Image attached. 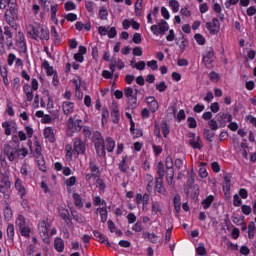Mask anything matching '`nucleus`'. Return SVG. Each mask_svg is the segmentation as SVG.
<instances>
[{
	"label": "nucleus",
	"mask_w": 256,
	"mask_h": 256,
	"mask_svg": "<svg viewBox=\"0 0 256 256\" xmlns=\"http://www.w3.org/2000/svg\"><path fill=\"white\" fill-rule=\"evenodd\" d=\"M127 161H129V157L125 156L122 161L119 163V169L122 173H127L128 165Z\"/></svg>",
	"instance_id": "nucleus-38"
},
{
	"label": "nucleus",
	"mask_w": 256,
	"mask_h": 256,
	"mask_svg": "<svg viewBox=\"0 0 256 256\" xmlns=\"http://www.w3.org/2000/svg\"><path fill=\"white\" fill-rule=\"evenodd\" d=\"M3 154L7 156V159L13 163L17 157H19V145H13L11 143L4 144Z\"/></svg>",
	"instance_id": "nucleus-3"
},
{
	"label": "nucleus",
	"mask_w": 256,
	"mask_h": 256,
	"mask_svg": "<svg viewBox=\"0 0 256 256\" xmlns=\"http://www.w3.org/2000/svg\"><path fill=\"white\" fill-rule=\"evenodd\" d=\"M28 145L35 159H40V157H43V154L41 153V151H43V148H41V144H39V140H35L34 146L32 142H28Z\"/></svg>",
	"instance_id": "nucleus-10"
},
{
	"label": "nucleus",
	"mask_w": 256,
	"mask_h": 256,
	"mask_svg": "<svg viewBox=\"0 0 256 256\" xmlns=\"http://www.w3.org/2000/svg\"><path fill=\"white\" fill-rule=\"evenodd\" d=\"M194 39L198 43V45H205V37H203V35L195 34Z\"/></svg>",
	"instance_id": "nucleus-59"
},
{
	"label": "nucleus",
	"mask_w": 256,
	"mask_h": 256,
	"mask_svg": "<svg viewBox=\"0 0 256 256\" xmlns=\"http://www.w3.org/2000/svg\"><path fill=\"white\" fill-rule=\"evenodd\" d=\"M241 211L244 215H251V211H253V208H251V206L249 205H242Z\"/></svg>",
	"instance_id": "nucleus-62"
},
{
	"label": "nucleus",
	"mask_w": 256,
	"mask_h": 256,
	"mask_svg": "<svg viewBox=\"0 0 256 256\" xmlns=\"http://www.w3.org/2000/svg\"><path fill=\"white\" fill-rule=\"evenodd\" d=\"M151 31L153 35H163L169 31V24L165 20H161L158 25L154 24L151 26Z\"/></svg>",
	"instance_id": "nucleus-5"
},
{
	"label": "nucleus",
	"mask_w": 256,
	"mask_h": 256,
	"mask_svg": "<svg viewBox=\"0 0 256 256\" xmlns=\"http://www.w3.org/2000/svg\"><path fill=\"white\" fill-rule=\"evenodd\" d=\"M17 47L20 49V53H27V43L25 42V36H23V34L17 41Z\"/></svg>",
	"instance_id": "nucleus-24"
},
{
	"label": "nucleus",
	"mask_w": 256,
	"mask_h": 256,
	"mask_svg": "<svg viewBox=\"0 0 256 256\" xmlns=\"http://www.w3.org/2000/svg\"><path fill=\"white\" fill-rule=\"evenodd\" d=\"M82 133L85 137V139H91V135H93V132L88 126H83Z\"/></svg>",
	"instance_id": "nucleus-53"
},
{
	"label": "nucleus",
	"mask_w": 256,
	"mask_h": 256,
	"mask_svg": "<svg viewBox=\"0 0 256 256\" xmlns=\"http://www.w3.org/2000/svg\"><path fill=\"white\" fill-rule=\"evenodd\" d=\"M187 121H188V127L190 129L197 128V120H195L193 117H188Z\"/></svg>",
	"instance_id": "nucleus-61"
},
{
	"label": "nucleus",
	"mask_w": 256,
	"mask_h": 256,
	"mask_svg": "<svg viewBox=\"0 0 256 256\" xmlns=\"http://www.w3.org/2000/svg\"><path fill=\"white\" fill-rule=\"evenodd\" d=\"M77 9V6L72 1H68L65 3V10L66 11H75Z\"/></svg>",
	"instance_id": "nucleus-60"
},
{
	"label": "nucleus",
	"mask_w": 256,
	"mask_h": 256,
	"mask_svg": "<svg viewBox=\"0 0 256 256\" xmlns=\"http://www.w3.org/2000/svg\"><path fill=\"white\" fill-rule=\"evenodd\" d=\"M12 218H13V210L11 209V206L7 204L4 209V219L6 221H11Z\"/></svg>",
	"instance_id": "nucleus-33"
},
{
	"label": "nucleus",
	"mask_w": 256,
	"mask_h": 256,
	"mask_svg": "<svg viewBox=\"0 0 256 256\" xmlns=\"http://www.w3.org/2000/svg\"><path fill=\"white\" fill-rule=\"evenodd\" d=\"M67 127L73 133H79V131H81V129H83V120L77 119L75 121V118L70 117L67 121Z\"/></svg>",
	"instance_id": "nucleus-6"
},
{
	"label": "nucleus",
	"mask_w": 256,
	"mask_h": 256,
	"mask_svg": "<svg viewBox=\"0 0 256 256\" xmlns=\"http://www.w3.org/2000/svg\"><path fill=\"white\" fill-rule=\"evenodd\" d=\"M106 143H107L106 149L108 153H112L113 149H115V140H113V138L111 137H107Z\"/></svg>",
	"instance_id": "nucleus-40"
},
{
	"label": "nucleus",
	"mask_w": 256,
	"mask_h": 256,
	"mask_svg": "<svg viewBox=\"0 0 256 256\" xmlns=\"http://www.w3.org/2000/svg\"><path fill=\"white\" fill-rule=\"evenodd\" d=\"M215 58V52L212 47L206 48V51L203 54V63H205L206 67L213 63V59Z\"/></svg>",
	"instance_id": "nucleus-13"
},
{
	"label": "nucleus",
	"mask_w": 256,
	"mask_h": 256,
	"mask_svg": "<svg viewBox=\"0 0 256 256\" xmlns=\"http://www.w3.org/2000/svg\"><path fill=\"white\" fill-rule=\"evenodd\" d=\"M112 64L115 65L116 67H118V69H125V63L123 62V60L121 59H114L111 60Z\"/></svg>",
	"instance_id": "nucleus-52"
},
{
	"label": "nucleus",
	"mask_w": 256,
	"mask_h": 256,
	"mask_svg": "<svg viewBox=\"0 0 256 256\" xmlns=\"http://www.w3.org/2000/svg\"><path fill=\"white\" fill-rule=\"evenodd\" d=\"M95 147L96 153L98 157H105L107 153L105 152V143L104 144H98Z\"/></svg>",
	"instance_id": "nucleus-35"
},
{
	"label": "nucleus",
	"mask_w": 256,
	"mask_h": 256,
	"mask_svg": "<svg viewBox=\"0 0 256 256\" xmlns=\"http://www.w3.org/2000/svg\"><path fill=\"white\" fill-rule=\"evenodd\" d=\"M16 225L19 227V229H23V227H27V224L25 222V217L23 215H19L16 219Z\"/></svg>",
	"instance_id": "nucleus-46"
},
{
	"label": "nucleus",
	"mask_w": 256,
	"mask_h": 256,
	"mask_svg": "<svg viewBox=\"0 0 256 256\" xmlns=\"http://www.w3.org/2000/svg\"><path fill=\"white\" fill-rule=\"evenodd\" d=\"M147 66L152 69V71H157L159 69V65L157 64V60H151L147 62Z\"/></svg>",
	"instance_id": "nucleus-58"
},
{
	"label": "nucleus",
	"mask_w": 256,
	"mask_h": 256,
	"mask_svg": "<svg viewBox=\"0 0 256 256\" xmlns=\"http://www.w3.org/2000/svg\"><path fill=\"white\" fill-rule=\"evenodd\" d=\"M28 33L31 39H34L35 41H37V39H40L41 41H49V29L40 26L39 24L32 26L31 31Z\"/></svg>",
	"instance_id": "nucleus-1"
},
{
	"label": "nucleus",
	"mask_w": 256,
	"mask_h": 256,
	"mask_svg": "<svg viewBox=\"0 0 256 256\" xmlns=\"http://www.w3.org/2000/svg\"><path fill=\"white\" fill-rule=\"evenodd\" d=\"M0 45L2 49H5V45L8 49L13 47V32L11 31V27L4 26V28H1L0 26Z\"/></svg>",
	"instance_id": "nucleus-2"
},
{
	"label": "nucleus",
	"mask_w": 256,
	"mask_h": 256,
	"mask_svg": "<svg viewBox=\"0 0 256 256\" xmlns=\"http://www.w3.org/2000/svg\"><path fill=\"white\" fill-rule=\"evenodd\" d=\"M9 9L5 12V17L7 16H13L17 17V3L16 0H10V5L8 6Z\"/></svg>",
	"instance_id": "nucleus-17"
},
{
	"label": "nucleus",
	"mask_w": 256,
	"mask_h": 256,
	"mask_svg": "<svg viewBox=\"0 0 256 256\" xmlns=\"http://www.w3.org/2000/svg\"><path fill=\"white\" fill-rule=\"evenodd\" d=\"M49 227H51V224L45 220H42L38 223L39 235L44 243H46V245L51 243V240L49 239Z\"/></svg>",
	"instance_id": "nucleus-4"
},
{
	"label": "nucleus",
	"mask_w": 256,
	"mask_h": 256,
	"mask_svg": "<svg viewBox=\"0 0 256 256\" xmlns=\"http://www.w3.org/2000/svg\"><path fill=\"white\" fill-rule=\"evenodd\" d=\"M143 237H144V239H148V241H150V243H157L159 241V237H157V235H155L153 233L144 232Z\"/></svg>",
	"instance_id": "nucleus-31"
},
{
	"label": "nucleus",
	"mask_w": 256,
	"mask_h": 256,
	"mask_svg": "<svg viewBox=\"0 0 256 256\" xmlns=\"http://www.w3.org/2000/svg\"><path fill=\"white\" fill-rule=\"evenodd\" d=\"M206 29L209 31L210 35H217V33H219V29H221L219 19L213 18L211 22H207Z\"/></svg>",
	"instance_id": "nucleus-8"
},
{
	"label": "nucleus",
	"mask_w": 256,
	"mask_h": 256,
	"mask_svg": "<svg viewBox=\"0 0 256 256\" xmlns=\"http://www.w3.org/2000/svg\"><path fill=\"white\" fill-rule=\"evenodd\" d=\"M216 119L220 123V127H225V123H231L233 121V116L229 113L220 112L216 115Z\"/></svg>",
	"instance_id": "nucleus-11"
},
{
	"label": "nucleus",
	"mask_w": 256,
	"mask_h": 256,
	"mask_svg": "<svg viewBox=\"0 0 256 256\" xmlns=\"http://www.w3.org/2000/svg\"><path fill=\"white\" fill-rule=\"evenodd\" d=\"M152 215H157L158 213H161V203L154 201L152 202Z\"/></svg>",
	"instance_id": "nucleus-42"
},
{
	"label": "nucleus",
	"mask_w": 256,
	"mask_h": 256,
	"mask_svg": "<svg viewBox=\"0 0 256 256\" xmlns=\"http://www.w3.org/2000/svg\"><path fill=\"white\" fill-rule=\"evenodd\" d=\"M2 128L4 129V134L9 137L11 134L17 131V123L13 120H7L2 123Z\"/></svg>",
	"instance_id": "nucleus-7"
},
{
	"label": "nucleus",
	"mask_w": 256,
	"mask_h": 256,
	"mask_svg": "<svg viewBox=\"0 0 256 256\" xmlns=\"http://www.w3.org/2000/svg\"><path fill=\"white\" fill-rule=\"evenodd\" d=\"M15 189H16V191H18V194L20 195V197H23L27 193L25 190V186H23V182L21 181V179L16 180Z\"/></svg>",
	"instance_id": "nucleus-23"
},
{
	"label": "nucleus",
	"mask_w": 256,
	"mask_h": 256,
	"mask_svg": "<svg viewBox=\"0 0 256 256\" xmlns=\"http://www.w3.org/2000/svg\"><path fill=\"white\" fill-rule=\"evenodd\" d=\"M175 41H176V45H179L180 50L183 53V51H185V47H187V43L185 41V36H183V34H181L179 38H175ZM179 41H181L180 44H179Z\"/></svg>",
	"instance_id": "nucleus-34"
},
{
	"label": "nucleus",
	"mask_w": 256,
	"mask_h": 256,
	"mask_svg": "<svg viewBox=\"0 0 256 256\" xmlns=\"http://www.w3.org/2000/svg\"><path fill=\"white\" fill-rule=\"evenodd\" d=\"M74 151L78 155H83L86 151L85 143H83V140L81 138H75L74 139Z\"/></svg>",
	"instance_id": "nucleus-15"
},
{
	"label": "nucleus",
	"mask_w": 256,
	"mask_h": 256,
	"mask_svg": "<svg viewBox=\"0 0 256 256\" xmlns=\"http://www.w3.org/2000/svg\"><path fill=\"white\" fill-rule=\"evenodd\" d=\"M189 137V145H191L192 148L194 149H201V137L196 136L195 133L189 132L188 133Z\"/></svg>",
	"instance_id": "nucleus-14"
},
{
	"label": "nucleus",
	"mask_w": 256,
	"mask_h": 256,
	"mask_svg": "<svg viewBox=\"0 0 256 256\" xmlns=\"http://www.w3.org/2000/svg\"><path fill=\"white\" fill-rule=\"evenodd\" d=\"M127 119H130V131L132 133V135H135V122L133 121V116H131V114L129 112L125 113Z\"/></svg>",
	"instance_id": "nucleus-49"
},
{
	"label": "nucleus",
	"mask_w": 256,
	"mask_h": 256,
	"mask_svg": "<svg viewBox=\"0 0 256 256\" xmlns=\"http://www.w3.org/2000/svg\"><path fill=\"white\" fill-rule=\"evenodd\" d=\"M173 179H175V171L166 172V182L168 185H173Z\"/></svg>",
	"instance_id": "nucleus-51"
},
{
	"label": "nucleus",
	"mask_w": 256,
	"mask_h": 256,
	"mask_svg": "<svg viewBox=\"0 0 256 256\" xmlns=\"http://www.w3.org/2000/svg\"><path fill=\"white\" fill-rule=\"evenodd\" d=\"M243 201L241 200V197H239V194H235L233 196V205L234 207H241Z\"/></svg>",
	"instance_id": "nucleus-55"
},
{
	"label": "nucleus",
	"mask_w": 256,
	"mask_h": 256,
	"mask_svg": "<svg viewBox=\"0 0 256 256\" xmlns=\"http://www.w3.org/2000/svg\"><path fill=\"white\" fill-rule=\"evenodd\" d=\"M60 217L65 221L66 225H69V226L73 225V222H71V216L69 215V210L63 209L60 212Z\"/></svg>",
	"instance_id": "nucleus-25"
},
{
	"label": "nucleus",
	"mask_w": 256,
	"mask_h": 256,
	"mask_svg": "<svg viewBox=\"0 0 256 256\" xmlns=\"http://www.w3.org/2000/svg\"><path fill=\"white\" fill-rule=\"evenodd\" d=\"M72 216L75 219V221H77V223H80V224L85 223V216H83L77 212H73Z\"/></svg>",
	"instance_id": "nucleus-50"
},
{
	"label": "nucleus",
	"mask_w": 256,
	"mask_h": 256,
	"mask_svg": "<svg viewBox=\"0 0 256 256\" xmlns=\"http://www.w3.org/2000/svg\"><path fill=\"white\" fill-rule=\"evenodd\" d=\"M169 7H171L173 13H179V1L177 0H170L169 1Z\"/></svg>",
	"instance_id": "nucleus-45"
},
{
	"label": "nucleus",
	"mask_w": 256,
	"mask_h": 256,
	"mask_svg": "<svg viewBox=\"0 0 256 256\" xmlns=\"http://www.w3.org/2000/svg\"><path fill=\"white\" fill-rule=\"evenodd\" d=\"M93 235L94 237H96V239H98L100 243H105L107 241V238H105V235L101 234V232H99L98 230H94Z\"/></svg>",
	"instance_id": "nucleus-47"
},
{
	"label": "nucleus",
	"mask_w": 256,
	"mask_h": 256,
	"mask_svg": "<svg viewBox=\"0 0 256 256\" xmlns=\"http://www.w3.org/2000/svg\"><path fill=\"white\" fill-rule=\"evenodd\" d=\"M196 253H197V255H200V256L207 255V250L205 249V244H203V243L198 244V246L196 247Z\"/></svg>",
	"instance_id": "nucleus-43"
},
{
	"label": "nucleus",
	"mask_w": 256,
	"mask_h": 256,
	"mask_svg": "<svg viewBox=\"0 0 256 256\" xmlns=\"http://www.w3.org/2000/svg\"><path fill=\"white\" fill-rule=\"evenodd\" d=\"M111 117H112L113 123H119L120 114H119V108L117 107V105H114L112 107Z\"/></svg>",
	"instance_id": "nucleus-27"
},
{
	"label": "nucleus",
	"mask_w": 256,
	"mask_h": 256,
	"mask_svg": "<svg viewBox=\"0 0 256 256\" xmlns=\"http://www.w3.org/2000/svg\"><path fill=\"white\" fill-rule=\"evenodd\" d=\"M44 137L50 143H55V133L53 132L51 127H47L44 129Z\"/></svg>",
	"instance_id": "nucleus-21"
},
{
	"label": "nucleus",
	"mask_w": 256,
	"mask_h": 256,
	"mask_svg": "<svg viewBox=\"0 0 256 256\" xmlns=\"http://www.w3.org/2000/svg\"><path fill=\"white\" fill-rule=\"evenodd\" d=\"M204 137L209 143H213V137H215V132H212L209 129H204Z\"/></svg>",
	"instance_id": "nucleus-44"
},
{
	"label": "nucleus",
	"mask_w": 256,
	"mask_h": 256,
	"mask_svg": "<svg viewBox=\"0 0 256 256\" xmlns=\"http://www.w3.org/2000/svg\"><path fill=\"white\" fill-rule=\"evenodd\" d=\"M124 95L127 99L137 96V93H133V88L127 87L124 89Z\"/></svg>",
	"instance_id": "nucleus-54"
},
{
	"label": "nucleus",
	"mask_w": 256,
	"mask_h": 256,
	"mask_svg": "<svg viewBox=\"0 0 256 256\" xmlns=\"http://www.w3.org/2000/svg\"><path fill=\"white\" fill-rule=\"evenodd\" d=\"M73 200L75 207H78V209L83 207V200H81V195H79V193L73 194Z\"/></svg>",
	"instance_id": "nucleus-36"
},
{
	"label": "nucleus",
	"mask_w": 256,
	"mask_h": 256,
	"mask_svg": "<svg viewBox=\"0 0 256 256\" xmlns=\"http://www.w3.org/2000/svg\"><path fill=\"white\" fill-rule=\"evenodd\" d=\"M146 101H147V104L150 107V110L152 111V113H155L157 111V109H159V103L157 102L155 97L150 96V97L146 98Z\"/></svg>",
	"instance_id": "nucleus-19"
},
{
	"label": "nucleus",
	"mask_w": 256,
	"mask_h": 256,
	"mask_svg": "<svg viewBox=\"0 0 256 256\" xmlns=\"http://www.w3.org/2000/svg\"><path fill=\"white\" fill-rule=\"evenodd\" d=\"M96 187H98L100 191H105V189L107 188V185L105 184V181H103V179H97Z\"/></svg>",
	"instance_id": "nucleus-56"
},
{
	"label": "nucleus",
	"mask_w": 256,
	"mask_h": 256,
	"mask_svg": "<svg viewBox=\"0 0 256 256\" xmlns=\"http://www.w3.org/2000/svg\"><path fill=\"white\" fill-rule=\"evenodd\" d=\"M156 169L157 174L159 175L156 179H163V177H165V165L160 161L158 162Z\"/></svg>",
	"instance_id": "nucleus-28"
},
{
	"label": "nucleus",
	"mask_w": 256,
	"mask_h": 256,
	"mask_svg": "<svg viewBox=\"0 0 256 256\" xmlns=\"http://www.w3.org/2000/svg\"><path fill=\"white\" fill-rule=\"evenodd\" d=\"M7 238L10 243H13L15 239V226L13 224H9L6 229Z\"/></svg>",
	"instance_id": "nucleus-22"
},
{
	"label": "nucleus",
	"mask_w": 256,
	"mask_h": 256,
	"mask_svg": "<svg viewBox=\"0 0 256 256\" xmlns=\"http://www.w3.org/2000/svg\"><path fill=\"white\" fill-rule=\"evenodd\" d=\"M165 165H166V173H171V171H175L173 158L171 156L166 157Z\"/></svg>",
	"instance_id": "nucleus-29"
},
{
	"label": "nucleus",
	"mask_w": 256,
	"mask_h": 256,
	"mask_svg": "<svg viewBox=\"0 0 256 256\" xmlns=\"http://www.w3.org/2000/svg\"><path fill=\"white\" fill-rule=\"evenodd\" d=\"M89 170L92 173V176L94 179H97V177H101V170L99 169V166L97 165V159L90 158L89 160Z\"/></svg>",
	"instance_id": "nucleus-12"
},
{
	"label": "nucleus",
	"mask_w": 256,
	"mask_h": 256,
	"mask_svg": "<svg viewBox=\"0 0 256 256\" xmlns=\"http://www.w3.org/2000/svg\"><path fill=\"white\" fill-rule=\"evenodd\" d=\"M22 237H29V233H31V229H29V227L24 226L23 228L19 229Z\"/></svg>",
	"instance_id": "nucleus-64"
},
{
	"label": "nucleus",
	"mask_w": 256,
	"mask_h": 256,
	"mask_svg": "<svg viewBox=\"0 0 256 256\" xmlns=\"http://www.w3.org/2000/svg\"><path fill=\"white\" fill-rule=\"evenodd\" d=\"M11 189V181L7 174H0V192L5 195Z\"/></svg>",
	"instance_id": "nucleus-9"
},
{
	"label": "nucleus",
	"mask_w": 256,
	"mask_h": 256,
	"mask_svg": "<svg viewBox=\"0 0 256 256\" xmlns=\"http://www.w3.org/2000/svg\"><path fill=\"white\" fill-rule=\"evenodd\" d=\"M15 17L16 16L11 15L5 16V20L8 23V25H10V27L15 28Z\"/></svg>",
	"instance_id": "nucleus-63"
},
{
	"label": "nucleus",
	"mask_w": 256,
	"mask_h": 256,
	"mask_svg": "<svg viewBox=\"0 0 256 256\" xmlns=\"http://www.w3.org/2000/svg\"><path fill=\"white\" fill-rule=\"evenodd\" d=\"M73 83L75 85V91L76 93H81V78L79 76H76L73 79Z\"/></svg>",
	"instance_id": "nucleus-48"
},
{
	"label": "nucleus",
	"mask_w": 256,
	"mask_h": 256,
	"mask_svg": "<svg viewBox=\"0 0 256 256\" xmlns=\"http://www.w3.org/2000/svg\"><path fill=\"white\" fill-rule=\"evenodd\" d=\"M174 207L175 209H181V195L179 194L174 196Z\"/></svg>",
	"instance_id": "nucleus-57"
},
{
	"label": "nucleus",
	"mask_w": 256,
	"mask_h": 256,
	"mask_svg": "<svg viewBox=\"0 0 256 256\" xmlns=\"http://www.w3.org/2000/svg\"><path fill=\"white\" fill-rule=\"evenodd\" d=\"M128 109H136L137 108V95L127 98Z\"/></svg>",
	"instance_id": "nucleus-41"
},
{
	"label": "nucleus",
	"mask_w": 256,
	"mask_h": 256,
	"mask_svg": "<svg viewBox=\"0 0 256 256\" xmlns=\"http://www.w3.org/2000/svg\"><path fill=\"white\" fill-rule=\"evenodd\" d=\"M97 211L100 213L101 222L106 223L107 222V206L98 208Z\"/></svg>",
	"instance_id": "nucleus-37"
},
{
	"label": "nucleus",
	"mask_w": 256,
	"mask_h": 256,
	"mask_svg": "<svg viewBox=\"0 0 256 256\" xmlns=\"http://www.w3.org/2000/svg\"><path fill=\"white\" fill-rule=\"evenodd\" d=\"M54 247L58 253H63V250L65 249V243L63 242V239L56 238L54 241Z\"/></svg>",
	"instance_id": "nucleus-26"
},
{
	"label": "nucleus",
	"mask_w": 256,
	"mask_h": 256,
	"mask_svg": "<svg viewBox=\"0 0 256 256\" xmlns=\"http://www.w3.org/2000/svg\"><path fill=\"white\" fill-rule=\"evenodd\" d=\"M36 163H37L40 171H43V173H45V171H47V166L45 165V159L43 158V156L36 158Z\"/></svg>",
	"instance_id": "nucleus-39"
},
{
	"label": "nucleus",
	"mask_w": 256,
	"mask_h": 256,
	"mask_svg": "<svg viewBox=\"0 0 256 256\" xmlns=\"http://www.w3.org/2000/svg\"><path fill=\"white\" fill-rule=\"evenodd\" d=\"M215 201V196L209 195L202 201L203 209H209L211 207V203Z\"/></svg>",
	"instance_id": "nucleus-32"
},
{
	"label": "nucleus",
	"mask_w": 256,
	"mask_h": 256,
	"mask_svg": "<svg viewBox=\"0 0 256 256\" xmlns=\"http://www.w3.org/2000/svg\"><path fill=\"white\" fill-rule=\"evenodd\" d=\"M92 141L94 143V146L103 145L105 143V140L103 139V136L101 135V132H99V131H95L93 133Z\"/></svg>",
	"instance_id": "nucleus-20"
},
{
	"label": "nucleus",
	"mask_w": 256,
	"mask_h": 256,
	"mask_svg": "<svg viewBox=\"0 0 256 256\" xmlns=\"http://www.w3.org/2000/svg\"><path fill=\"white\" fill-rule=\"evenodd\" d=\"M155 189L157 193H160V195H167V190L165 189V186L163 185V179L156 178L155 182Z\"/></svg>",
	"instance_id": "nucleus-18"
},
{
	"label": "nucleus",
	"mask_w": 256,
	"mask_h": 256,
	"mask_svg": "<svg viewBox=\"0 0 256 256\" xmlns=\"http://www.w3.org/2000/svg\"><path fill=\"white\" fill-rule=\"evenodd\" d=\"M223 191H226L227 193L231 191V176L229 175L224 176Z\"/></svg>",
	"instance_id": "nucleus-30"
},
{
	"label": "nucleus",
	"mask_w": 256,
	"mask_h": 256,
	"mask_svg": "<svg viewBox=\"0 0 256 256\" xmlns=\"http://www.w3.org/2000/svg\"><path fill=\"white\" fill-rule=\"evenodd\" d=\"M74 109H75V103L69 102V101L63 102L62 111H63L64 115H71V113H73Z\"/></svg>",
	"instance_id": "nucleus-16"
}]
</instances>
